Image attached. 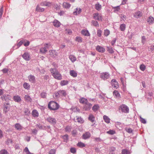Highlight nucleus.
Returning <instances> with one entry per match:
<instances>
[{"instance_id":"aec40b11","label":"nucleus","mask_w":154,"mask_h":154,"mask_svg":"<svg viewBox=\"0 0 154 154\" xmlns=\"http://www.w3.org/2000/svg\"><path fill=\"white\" fill-rule=\"evenodd\" d=\"M4 111L5 112H8L10 109V105L8 103H6L4 104Z\"/></svg>"},{"instance_id":"ddd939ff","label":"nucleus","mask_w":154,"mask_h":154,"mask_svg":"<svg viewBox=\"0 0 154 154\" xmlns=\"http://www.w3.org/2000/svg\"><path fill=\"white\" fill-rule=\"evenodd\" d=\"M28 78L31 83H34L35 82V77L34 75H30L28 76Z\"/></svg>"},{"instance_id":"4468645a","label":"nucleus","mask_w":154,"mask_h":154,"mask_svg":"<svg viewBox=\"0 0 154 154\" xmlns=\"http://www.w3.org/2000/svg\"><path fill=\"white\" fill-rule=\"evenodd\" d=\"M40 5L42 6L50 7L51 5V3L49 2L45 1L41 2L40 3Z\"/></svg>"},{"instance_id":"6e6552de","label":"nucleus","mask_w":154,"mask_h":154,"mask_svg":"<svg viewBox=\"0 0 154 154\" xmlns=\"http://www.w3.org/2000/svg\"><path fill=\"white\" fill-rule=\"evenodd\" d=\"M96 50L100 53H103L105 51V49L103 47L99 45L97 46L96 47Z\"/></svg>"},{"instance_id":"69168bd1","label":"nucleus","mask_w":154,"mask_h":154,"mask_svg":"<svg viewBox=\"0 0 154 154\" xmlns=\"http://www.w3.org/2000/svg\"><path fill=\"white\" fill-rule=\"evenodd\" d=\"M120 17L121 18V21H122V20H124V19H125L126 18V16L123 14H121L120 15Z\"/></svg>"},{"instance_id":"a211bd4d","label":"nucleus","mask_w":154,"mask_h":154,"mask_svg":"<svg viewBox=\"0 0 154 154\" xmlns=\"http://www.w3.org/2000/svg\"><path fill=\"white\" fill-rule=\"evenodd\" d=\"M56 72V73L54 74L55 76H53L56 79L61 80L62 79V76L61 74L59 73L58 71Z\"/></svg>"},{"instance_id":"7c9ffc66","label":"nucleus","mask_w":154,"mask_h":154,"mask_svg":"<svg viewBox=\"0 0 154 154\" xmlns=\"http://www.w3.org/2000/svg\"><path fill=\"white\" fill-rule=\"evenodd\" d=\"M103 119L104 121L107 123H109L110 122V119L108 116L106 115L103 116Z\"/></svg>"},{"instance_id":"cd10ccee","label":"nucleus","mask_w":154,"mask_h":154,"mask_svg":"<svg viewBox=\"0 0 154 154\" xmlns=\"http://www.w3.org/2000/svg\"><path fill=\"white\" fill-rule=\"evenodd\" d=\"M69 58L71 61L73 63L75 62L76 60V58L74 55H69Z\"/></svg>"},{"instance_id":"4c0bfd02","label":"nucleus","mask_w":154,"mask_h":154,"mask_svg":"<svg viewBox=\"0 0 154 154\" xmlns=\"http://www.w3.org/2000/svg\"><path fill=\"white\" fill-rule=\"evenodd\" d=\"M50 71L51 72V73H52V75L53 76H55V74L56 73V72H57V71L56 69L55 68L51 69L50 70Z\"/></svg>"},{"instance_id":"c9c22d12","label":"nucleus","mask_w":154,"mask_h":154,"mask_svg":"<svg viewBox=\"0 0 154 154\" xmlns=\"http://www.w3.org/2000/svg\"><path fill=\"white\" fill-rule=\"evenodd\" d=\"M116 150V148L113 147H111L110 149L109 154H115L114 151Z\"/></svg>"},{"instance_id":"e2e57ef3","label":"nucleus","mask_w":154,"mask_h":154,"mask_svg":"<svg viewBox=\"0 0 154 154\" xmlns=\"http://www.w3.org/2000/svg\"><path fill=\"white\" fill-rule=\"evenodd\" d=\"M56 150L54 149H51L49 152V154H55Z\"/></svg>"},{"instance_id":"39448f33","label":"nucleus","mask_w":154,"mask_h":154,"mask_svg":"<svg viewBox=\"0 0 154 154\" xmlns=\"http://www.w3.org/2000/svg\"><path fill=\"white\" fill-rule=\"evenodd\" d=\"M84 106L83 109L86 111L89 110L92 106V104L88 102L85 104Z\"/></svg>"},{"instance_id":"37998d69","label":"nucleus","mask_w":154,"mask_h":154,"mask_svg":"<svg viewBox=\"0 0 154 154\" xmlns=\"http://www.w3.org/2000/svg\"><path fill=\"white\" fill-rule=\"evenodd\" d=\"M24 112L25 114L26 115L28 116L30 114V111L29 110V109L27 108H25L24 109Z\"/></svg>"},{"instance_id":"c756f323","label":"nucleus","mask_w":154,"mask_h":154,"mask_svg":"<svg viewBox=\"0 0 154 154\" xmlns=\"http://www.w3.org/2000/svg\"><path fill=\"white\" fill-rule=\"evenodd\" d=\"M32 116L35 117H37L38 116L39 114L38 112L35 109L33 110L32 112Z\"/></svg>"},{"instance_id":"dca6fc26","label":"nucleus","mask_w":154,"mask_h":154,"mask_svg":"<svg viewBox=\"0 0 154 154\" xmlns=\"http://www.w3.org/2000/svg\"><path fill=\"white\" fill-rule=\"evenodd\" d=\"M82 12V9L80 8H77L75 9L73 12V14L74 15H77L80 14Z\"/></svg>"},{"instance_id":"b1692460","label":"nucleus","mask_w":154,"mask_h":154,"mask_svg":"<svg viewBox=\"0 0 154 154\" xmlns=\"http://www.w3.org/2000/svg\"><path fill=\"white\" fill-rule=\"evenodd\" d=\"M134 16L135 17L138 18L142 16V13L140 11H137L134 14Z\"/></svg>"},{"instance_id":"393cba45","label":"nucleus","mask_w":154,"mask_h":154,"mask_svg":"<svg viewBox=\"0 0 154 154\" xmlns=\"http://www.w3.org/2000/svg\"><path fill=\"white\" fill-rule=\"evenodd\" d=\"M147 21L149 24H152L154 22V18L150 16L147 19Z\"/></svg>"},{"instance_id":"c85d7f7f","label":"nucleus","mask_w":154,"mask_h":154,"mask_svg":"<svg viewBox=\"0 0 154 154\" xmlns=\"http://www.w3.org/2000/svg\"><path fill=\"white\" fill-rule=\"evenodd\" d=\"M101 8L102 6L99 3H97L95 4V8L97 11H100L101 9Z\"/></svg>"},{"instance_id":"f8f14e48","label":"nucleus","mask_w":154,"mask_h":154,"mask_svg":"<svg viewBox=\"0 0 154 154\" xmlns=\"http://www.w3.org/2000/svg\"><path fill=\"white\" fill-rule=\"evenodd\" d=\"M46 45L44 47L41 48L40 49V52L42 54H45L47 51V48L48 44H46Z\"/></svg>"},{"instance_id":"58836bf2","label":"nucleus","mask_w":154,"mask_h":154,"mask_svg":"<svg viewBox=\"0 0 154 154\" xmlns=\"http://www.w3.org/2000/svg\"><path fill=\"white\" fill-rule=\"evenodd\" d=\"M24 98L25 100H27L28 102H31L32 101V99L28 95H25L24 97Z\"/></svg>"},{"instance_id":"f257e3e1","label":"nucleus","mask_w":154,"mask_h":154,"mask_svg":"<svg viewBox=\"0 0 154 154\" xmlns=\"http://www.w3.org/2000/svg\"><path fill=\"white\" fill-rule=\"evenodd\" d=\"M59 105L56 102L53 101L50 102L48 105V108L51 110H56L59 108Z\"/></svg>"},{"instance_id":"6e6d98bb","label":"nucleus","mask_w":154,"mask_h":154,"mask_svg":"<svg viewBox=\"0 0 154 154\" xmlns=\"http://www.w3.org/2000/svg\"><path fill=\"white\" fill-rule=\"evenodd\" d=\"M40 95L42 98H45L46 97L47 94L45 92L43 91L41 93Z\"/></svg>"},{"instance_id":"473e14b6","label":"nucleus","mask_w":154,"mask_h":154,"mask_svg":"<svg viewBox=\"0 0 154 154\" xmlns=\"http://www.w3.org/2000/svg\"><path fill=\"white\" fill-rule=\"evenodd\" d=\"M88 119L91 122H93L95 121V117L92 114H90L89 116Z\"/></svg>"},{"instance_id":"f704fd0d","label":"nucleus","mask_w":154,"mask_h":154,"mask_svg":"<svg viewBox=\"0 0 154 154\" xmlns=\"http://www.w3.org/2000/svg\"><path fill=\"white\" fill-rule=\"evenodd\" d=\"M63 6L65 8H69L70 7L71 5L69 3L64 2L63 3Z\"/></svg>"},{"instance_id":"774afa93","label":"nucleus","mask_w":154,"mask_h":154,"mask_svg":"<svg viewBox=\"0 0 154 154\" xmlns=\"http://www.w3.org/2000/svg\"><path fill=\"white\" fill-rule=\"evenodd\" d=\"M70 152L71 153H75L76 152V150L75 148L74 147L71 148L70 149Z\"/></svg>"},{"instance_id":"052dcab7","label":"nucleus","mask_w":154,"mask_h":154,"mask_svg":"<svg viewBox=\"0 0 154 154\" xmlns=\"http://www.w3.org/2000/svg\"><path fill=\"white\" fill-rule=\"evenodd\" d=\"M71 127L70 126H67L65 128V130L66 132H70L71 130Z\"/></svg>"},{"instance_id":"13d9d810","label":"nucleus","mask_w":154,"mask_h":154,"mask_svg":"<svg viewBox=\"0 0 154 154\" xmlns=\"http://www.w3.org/2000/svg\"><path fill=\"white\" fill-rule=\"evenodd\" d=\"M114 9V11L116 12V11H119L120 9L119 6H117L113 7Z\"/></svg>"},{"instance_id":"8fccbe9b","label":"nucleus","mask_w":154,"mask_h":154,"mask_svg":"<svg viewBox=\"0 0 154 154\" xmlns=\"http://www.w3.org/2000/svg\"><path fill=\"white\" fill-rule=\"evenodd\" d=\"M110 33L109 30L108 29H105L104 31V34L105 36H107Z\"/></svg>"},{"instance_id":"c03bdc74","label":"nucleus","mask_w":154,"mask_h":154,"mask_svg":"<svg viewBox=\"0 0 154 154\" xmlns=\"http://www.w3.org/2000/svg\"><path fill=\"white\" fill-rule=\"evenodd\" d=\"M68 84V81L66 80H63L61 82L60 84L62 86H64L67 85Z\"/></svg>"},{"instance_id":"680f3d73","label":"nucleus","mask_w":154,"mask_h":154,"mask_svg":"<svg viewBox=\"0 0 154 154\" xmlns=\"http://www.w3.org/2000/svg\"><path fill=\"white\" fill-rule=\"evenodd\" d=\"M140 69L141 71H144L145 69L146 66L144 65H141L140 66Z\"/></svg>"},{"instance_id":"2f4dec72","label":"nucleus","mask_w":154,"mask_h":154,"mask_svg":"<svg viewBox=\"0 0 154 154\" xmlns=\"http://www.w3.org/2000/svg\"><path fill=\"white\" fill-rule=\"evenodd\" d=\"M45 10V9L43 8H40L38 5L36 8V11L39 12H42Z\"/></svg>"},{"instance_id":"412c9836","label":"nucleus","mask_w":154,"mask_h":154,"mask_svg":"<svg viewBox=\"0 0 154 154\" xmlns=\"http://www.w3.org/2000/svg\"><path fill=\"white\" fill-rule=\"evenodd\" d=\"M53 24L55 27H58L60 26L61 23L60 22L57 20H55L53 22Z\"/></svg>"},{"instance_id":"a878e982","label":"nucleus","mask_w":154,"mask_h":154,"mask_svg":"<svg viewBox=\"0 0 154 154\" xmlns=\"http://www.w3.org/2000/svg\"><path fill=\"white\" fill-rule=\"evenodd\" d=\"M50 55L52 57H55L57 54V52L56 51L52 50L50 51Z\"/></svg>"},{"instance_id":"9b49d317","label":"nucleus","mask_w":154,"mask_h":154,"mask_svg":"<svg viewBox=\"0 0 154 154\" xmlns=\"http://www.w3.org/2000/svg\"><path fill=\"white\" fill-rule=\"evenodd\" d=\"M47 120L50 123L53 124H55L56 123V120L53 118L49 117L47 119Z\"/></svg>"},{"instance_id":"72a5a7b5","label":"nucleus","mask_w":154,"mask_h":154,"mask_svg":"<svg viewBox=\"0 0 154 154\" xmlns=\"http://www.w3.org/2000/svg\"><path fill=\"white\" fill-rule=\"evenodd\" d=\"M91 23L94 26L97 27L99 26V23L97 21L95 20H92L91 21Z\"/></svg>"},{"instance_id":"de8ad7c7","label":"nucleus","mask_w":154,"mask_h":154,"mask_svg":"<svg viewBox=\"0 0 154 154\" xmlns=\"http://www.w3.org/2000/svg\"><path fill=\"white\" fill-rule=\"evenodd\" d=\"M75 41L79 43H81L82 42V38L79 36H77L76 37Z\"/></svg>"},{"instance_id":"864d4df0","label":"nucleus","mask_w":154,"mask_h":154,"mask_svg":"<svg viewBox=\"0 0 154 154\" xmlns=\"http://www.w3.org/2000/svg\"><path fill=\"white\" fill-rule=\"evenodd\" d=\"M122 154H130V152L126 149H124L122 150Z\"/></svg>"},{"instance_id":"ea45409f","label":"nucleus","mask_w":154,"mask_h":154,"mask_svg":"<svg viewBox=\"0 0 154 154\" xmlns=\"http://www.w3.org/2000/svg\"><path fill=\"white\" fill-rule=\"evenodd\" d=\"M77 146L81 148H83L85 146V144L82 142H79L77 144Z\"/></svg>"},{"instance_id":"bf43d9fd","label":"nucleus","mask_w":154,"mask_h":154,"mask_svg":"<svg viewBox=\"0 0 154 154\" xmlns=\"http://www.w3.org/2000/svg\"><path fill=\"white\" fill-rule=\"evenodd\" d=\"M39 129H45V126L40 124L37 125H36Z\"/></svg>"},{"instance_id":"1a4fd4ad","label":"nucleus","mask_w":154,"mask_h":154,"mask_svg":"<svg viewBox=\"0 0 154 154\" xmlns=\"http://www.w3.org/2000/svg\"><path fill=\"white\" fill-rule=\"evenodd\" d=\"M23 58L27 61L29 60L30 59V57L29 54L27 52L25 53L22 55Z\"/></svg>"},{"instance_id":"0e129e2a","label":"nucleus","mask_w":154,"mask_h":154,"mask_svg":"<svg viewBox=\"0 0 154 154\" xmlns=\"http://www.w3.org/2000/svg\"><path fill=\"white\" fill-rule=\"evenodd\" d=\"M126 131L129 133H131L133 132V130L130 128H126Z\"/></svg>"},{"instance_id":"6ab92c4d","label":"nucleus","mask_w":154,"mask_h":154,"mask_svg":"<svg viewBox=\"0 0 154 154\" xmlns=\"http://www.w3.org/2000/svg\"><path fill=\"white\" fill-rule=\"evenodd\" d=\"M59 91L60 96L65 97L67 96V93L65 90H60Z\"/></svg>"},{"instance_id":"5701e85b","label":"nucleus","mask_w":154,"mask_h":154,"mask_svg":"<svg viewBox=\"0 0 154 154\" xmlns=\"http://www.w3.org/2000/svg\"><path fill=\"white\" fill-rule=\"evenodd\" d=\"M13 99L16 102H19L21 100V99L20 96L18 95L14 96Z\"/></svg>"},{"instance_id":"09e8293b","label":"nucleus","mask_w":154,"mask_h":154,"mask_svg":"<svg viewBox=\"0 0 154 154\" xmlns=\"http://www.w3.org/2000/svg\"><path fill=\"white\" fill-rule=\"evenodd\" d=\"M113 94L114 96L116 97H118L120 96V95L119 92L116 90H115L113 91Z\"/></svg>"},{"instance_id":"4be33fe9","label":"nucleus","mask_w":154,"mask_h":154,"mask_svg":"<svg viewBox=\"0 0 154 154\" xmlns=\"http://www.w3.org/2000/svg\"><path fill=\"white\" fill-rule=\"evenodd\" d=\"M69 74L72 76L73 77H75L77 76V73L75 70H70L69 71Z\"/></svg>"},{"instance_id":"79ce46f5","label":"nucleus","mask_w":154,"mask_h":154,"mask_svg":"<svg viewBox=\"0 0 154 154\" xmlns=\"http://www.w3.org/2000/svg\"><path fill=\"white\" fill-rule=\"evenodd\" d=\"M24 88L27 89H29L30 88V85L29 84L27 83H25L23 85Z\"/></svg>"},{"instance_id":"9d476101","label":"nucleus","mask_w":154,"mask_h":154,"mask_svg":"<svg viewBox=\"0 0 154 154\" xmlns=\"http://www.w3.org/2000/svg\"><path fill=\"white\" fill-rule=\"evenodd\" d=\"M81 33L82 35L86 36H89L90 35L88 31L85 29L82 30Z\"/></svg>"},{"instance_id":"bb28decb","label":"nucleus","mask_w":154,"mask_h":154,"mask_svg":"<svg viewBox=\"0 0 154 154\" xmlns=\"http://www.w3.org/2000/svg\"><path fill=\"white\" fill-rule=\"evenodd\" d=\"M15 128L18 130L20 131L22 128V126L19 123H16L14 125Z\"/></svg>"},{"instance_id":"f03ea898","label":"nucleus","mask_w":154,"mask_h":154,"mask_svg":"<svg viewBox=\"0 0 154 154\" xmlns=\"http://www.w3.org/2000/svg\"><path fill=\"white\" fill-rule=\"evenodd\" d=\"M119 110L122 112L125 113H128L129 112L128 107L126 105L122 104L120 105L119 107Z\"/></svg>"},{"instance_id":"5fc2aeb1","label":"nucleus","mask_w":154,"mask_h":154,"mask_svg":"<svg viewBox=\"0 0 154 154\" xmlns=\"http://www.w3.org/2000/svg\"><path fill=\"white\" fill-rule=\"evenodd\" d=\"M107 51L109 52V53L110 54H112L114 52V51L112 48L107 47Z\"/></svg>"},{"instance_id":"3c124183","label":"nucleus","mask_w":154,"mask_h":154,"mask_svg":"<svg viewBox=\"0 0 154 154\" xmlns=\"http://www.w3.org/2000/svg\"><path fill=\"white\" fill-rule=\"evenodd\" d=\"M0 154H9V153L5 149H3L0 150Z\"/></svg>"},{"instance_id":"a19ab883","label":"nucleus","mask_w":154,"mask_h":154,"mask_svg":"<svg viewBox=\"0 0 154 154\" xmlns=\"http://www.w3.org/2000/svg\"><path fill=\"white\" fill-rule=\"evenodd\" d=\"M99 108V106L98 105H95L93 106L92 107V110L94 111H97Z\"/></svg>"},{"instance_id":"49530a36","label":"nucleus","mask_w":154,"mask_h":154,"mask_svg":"<svg viewBox=\"0 0 154 154\" xmlns=\"http://www.w3.org/2000/svg\"><path fill=\"white\" fill-rule=\"evenodd\" d=\"M63 139L64 142H67L68 140V135H65L63 136Z\"/></svg>"},{"instance_id":"603ef678","label":"nucleus","mask_w":154,"mask_h":154,"mask_svg":"<svg viewBox=\"0 0 154 154\" xmlns=\"http://www.w3.org/2000/svg\"><path fill=\"white\" fill-rule=\"evenodd\" d=\"M107 133L113 135L116 133L115 131L113 130H110L107 132Z\"/></svg>"},{"instance_id":"f3484780","label":"nucleus","mask_w":154,"mask_h":154,"mask_svg":"<svg viewBox=\"0 0 154 154\" xmlns=\"http://www.w3.org/2000/svg\"><path fill=\"white\" fill-rule=\"evenodd\" d=\"M79 102L83 104H85L88 102V100L84 97H81L79 99Z\"/></svg>"},{"instance_id":"e433bc0d","label":"nucleus","mask_w":154,"mask_h":154,"mask_svg":"<svg viewBox=\"0 0 154 154\" xmlns=\"http://www.w3.org/2000/svg\"><path fill=\"white\" fill-rule=\"evenodd\" d=\"M126 25L125 24H121L120 26V29L122 31H124L125 29Z\"/></svg>"},{"instance_id":"423d86ee","label":"nucleus","mask_w":154,"mask_h":154,"mask_svg":"<svg viewBox=\"0 0 154 154\" xmlns=\"http://www.w3.org/2000/svg\"><path fill=\"white\" fill-rule=\"evenodd\" d=\"M111 83L112 86L115 88L117 89L119 87L118 83L115 79H112L111 82Z\"/></svg>"},{"instance_id":"7ed1b4c3","label":"nucleus","mask_w":154,"mask_h":154,"mask_svg":"<svg viewBox=\"0 0 154 154\" xmlns=\"http://www.w3.org/2000/svg\"><path fill=\"white\" fill-rule=\"evenodd\" d=\"M93 15V18L94 20L101 21H102L103 17L101 14L96 13L94 14Z\"/></svg>"},{"instance_id":"4d7b16f0","label":"nucleus","mask_w":154,"mask_h":154,"mask_svg":"<svg viewBox=\"0 0 154 154\" xmlns=\"http://www.w3.org/2000/svg\"><path fill=\"white\" fill-rule=\"evenodd\" d=\"M97 35L99 37H100L101 36L102 31L100 29H98L97 31Z\"/></svg>"},{"instance_id":"a18cd8bd","label":"nucleus","mask_w":154,"mask_h":154,"mask_svg":"<svg viewBox=\"0 0 154 154\" xmlns=\"http://www.w3.org/2000/svg\"><path fill=\"white\" fill-rule=\"evenodd\" d=\"M11 98V96L9 95L5 94V101H8Z\"/></svg>"},{"instance_id":"2eb2a0df","label":"nucleus","mask_w":154,"mask_h":154,"mask_svg":"<svg viewBox=\"0 0 154 154\" xmlns=\"http://www.w3.org/2000/svg\"><path fill=\"white\" fill-rule=\"evenodd\" d=\"M74 120L75 122H78L81 123H82L84 121L82 118L79 116L75 117L74 119Z\"/></svg>"},{"instance_id":"20e7f679","label":"nucleus","mask_w":154,"mask_h":154,"mask_svg":"<svg viewBox=\"0 0 154 154\" xmlns=\"http://www.w3.org/2000/svg\"><path fill=\"white\" fill-rule=\"evenodd\" d=\"M109 76V73L106 72L101 73L100 75V78L104 80L108 79Z\"/></svg>"},{"instance_id":"0eeeda50","label":"nucleus","mask_w":154,"mask_h":154,"mask_svg":"<svg viewBox=\"0 0 154 154\" xmlns=\"http://www.w3.org/2000/svg\"><path fill=\"white\" fill-rule=\"evenodd\" d=\"M91 136L90 133L89 132H87L84 133L82 136V138L83 139L86 140L89 139Z\"/></svg>"},{"instance_id":"338daca9","label":"nucleus","mask_w":154,"mask_h":154,"mask_svg":"<svg viewBox=\"0 0 154 154\" xmlns=\"http://www.w3.org/2000/svg\"><path fill=\"white\" fill-rule=\"evenodd\" d=\"M142 43L143 44H144L146 42V37L144 36H143L142 37Z\"/></svg>"}]
</instances>
